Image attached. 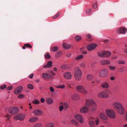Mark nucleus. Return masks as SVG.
Masks as SVG:
<instances>
[{"label":"nucleus","mask_w":127,"mask_h":127,"mask_svg":"<svg viewBox=\"0 0 127 127\" xmlns=\"http://www.w3.org/2000/svg\"><path fill=\"white\" fill-rule=\"evenodd\" d=\"M113 106L114 109L120 114L122 115L124 113V109L120 103L117 102H115L113 103Z\"/></svg>","instance_id":"f257e3e1"},{"label":"nucleus","mask_w":127,"mask_h":127,"mask_svg":"<svg viewBox=\"0 0 127 127\" xmlns=\"http://www.w3.org/2000/svg\"><path fill=\"white\" fill-rule=\"evenodd\" d=\"M86 105L88 107H90V110L92 111H95L97 108L96 103L92 99H89L87 100Z\"/></svg>","instance_id":"f03ea898"},{"label":"nucleus","mask_w":127,"mask_h":127,"mask_svg":"<svg viewBox=\"0 0 127 127\" xmlns=\"http://www.w3.org/2000/svg\"><path fill=\"white\" fill-rule=\"evenodd\" d=\"M82 72L81 70L78 68H76L74 73L75 78L77 81L80 80L82 76Z\"/></svg>","instance_id":"7ed1b4c3"},{"label":"nucleus","mask_w":127,"mask_h":127,"mask_svg":"<svg viewBox=\"0 0 127 127\" xmlns=\"http://www.w3.org/2000/svg\"><path fill=\"white\" fill-rule=\"evenodd\" d=\"M97 55L98 56L101 58H108L111 55V53L108 51H103L98 53Z\"/></svg>","instance_id":"20e7f679"},{"label":"nucleus","mask_w":127,"mask_h":127,"mask_svg":"<svg viewBox=\"0 0 127 127\" xmlns=\"http://www.w3.org/2000/svg\"><path fill=\"white\" fill-rule=\"evenodd\" d=\"M106 113L108 116L111 118H115L116 117L115 113L112 110H107Z\"/></svg>","instance_id":"39448f33"},{"label":"nucleus","mask_w":127,"mask_h":127,"mask_svg":"<svg viewBox=\"0 0 127 127\" xmlns=\"http://www.w3.org/2000/svg\"><path fill=\"white\" fill-rule=\"evenodd\" d=\"M76 89L78 92L83 94H86L87 93V90L81 86H77Z\"/></svg>","instance_id":"423d86ee"},{"label":"nucleus","mask_w":127,"mask_h":127,"mask_svg":"<svg viewBox=\"0 0 127 127\" xmlns=\"http://www.w3.org/2000/svg\"><path fill=\"white\" fill-rule=\"evenodd\" d=\"M108 74V69L105 68L102 70L100 72L99 76L101 77H106Z\"/></svg>","instance_id":"0eeeda50"},{"label":"nucleus","mask_w":127,"mask_h":127,"mask_svg":"<svg viewBox=\"0 0 127 127\" xmlns=\"http://www.w3.org/2000/svg\"><path fill=\"white\" fill-rule=\"evenodd\" d=\"M19 109L16 107H14L10 108L8 110L9 113L11 114H14L17 113L18 112Z\"/></svg>","instance_id":"6e6552de"},{"label":"nucleus","mask_w":127,"mask_h":127,"mask_svg":"<svg viewBox=\"0 0 127 127\" xmlns=\"http://www.w3.org/2000/svg\"><path fill=\"white\" fill-rule=\"evenodd\" d=\"M25 116V114H20L15 116L14 117V118L16 120H19L20 121H21L23 120L24 119Z\"/></svg>","instance_id":"1a4fd4ad"},{"label":"nucleus","mask_w":127,"mask_h":127,"mask_svg":"<svg viewBox=\"0 0 127 127\" xmlns=\"http://www.w3.org/2000/svg\"><path fill=\"white\" fill-rule=\"evenodd\" d=\"M23 89V87L22 86H20L15 88L14 92V94L16 95H18L20 93Z\"/></svg>","instance_id":"9d476101"},{"label":"nucleus","mask_w":127,"mask_h":127,"mask_svg":"<svg viewBox=\"0 0 127 127\" xmlns=\"http://www.w3.org/2000/svg\"><path fill=\"white\" fill-rule=\"evenodd\" d=\"M75 118L81 123H84L83 118L81 115L77 114L75 116Z\"/></svg>","instance_id":"9b49d317"},{"label":"nucleus","mask_w":127,"mask_h":127,"mask_svg":"<svg viewBox=\"0 0 127 127\" xmlns=\"http://www.w3.org/2000/svg\"><path fill=\"white\" fill-rule=\"evenodd\" d=\"M32 113L35 115L38 116L42 115L43 112L41 110L36 109L33 110Z\"/></svg>","instance_id":"f8f14e48"},{"label":"nucleus","mask_w":127,"mask_h":127,"mask_svg":"<svg viewBox=\"0 0 127 127\" xmlns=\"http://www.w3.org/2000/svg\"><path fill=\"white\" fill-rule=\"evenodd\" d=\"M87 107L88 106H86L85 105V106L81 108L80 110V112L84 113H87L89 111L88 108Z\"/></svg>","instance_id":"ddd939ff"},{"label":"nucleus","mask_w":127,"mask_h":127,"mask_svg":"<svg viewBox=\"0 0 127 127\" xmlns=\"http://www.w3.org/2000/svg\"><path fill=\"white\" fill-rule=\"evenodd\" d=\"M97 46V45L96 44L93 43L88 46L87 49L89 51H91L95 49Z\"/></svg>","instance_id":"4468645a"},{"label":"nucleus","mask_w":127,"mask_h":127,"mask_svg":"<svg viewBox=\"0 0 127 127\" xmlns=\"http://www.w3.org/2000/svg\"><path fill=\"white\" fill-rule=\"evenodd\" d=\"M127 30L126 28H121L117 31V32L121 34H125L127 32Z\"/></svg>","instance_id":"2eb2a0df"},{"label":"nucleus","mask_w":127,"mask_h":127,"mask_svg":"<svg viewBox=\"0 0 127 127\" xmlns=\"http://www.w3.org/2000/svg\"><path fill=\"white\" fill-rule=\"evenodd\" d=\"M64 77L66 79H69L71 78V75L69 72H66L64 74Z\"/></svg>","instance_id":"dca6fc26"},{"label":"nucleus","mask_w":127,"mask_h":127,"mask_svg":"<svg viewBox=\"0 0 127 127\" xmlns=\"http://www.w3.org/2000/svg\"><path fill=\"white\" fill-rule=\"evenodd\" d=\"M52 76L50 74L46 73L42 74V77L44 79H47L51 77Z\"/></svg>","instance_id":"f3484780"},{"label":"nucleus","mask_w":127,"mask_h":127,"mask_svg":"<svg viewBox=\"0 0 127 127\" xmlns=\"http://www.w3.org/2000/svg\"><path fill=\"white\" fill-rule=\"evenodd\" d=\"M100 63L102 65L109 64H110V61L108 60H104L100 61Z\"/></svg>","instance_id":"a211bd4d"},{"label":"nucleus","mask_w":127,"mask_h":127,"mask_svg":"<svg viewBox=\"0 0 127 127\" xmlns=\"http://www.w3.org/2000/svg\"><path fill=\"white\" fill-rule=\"evenodd\" d=\"M47 103L48 104H51L53 103V99L51 97L47 98H46Z\"/></svg>","instance_id":"6ab92c4d"},{"label":"nucleus","mask_w":127,"mask_h":127,"mask_svg":"<svg viewBox=\"0 0 127 127\" xmlns=\"http://www.w3.org/2000/svg\"><path fill=\"white\" fill-rule=\"evenodd\" d=\"M38 119V118L37 117H33L30 118L29 121L30 122L33 123L37 121Z\"/></svg>","instance_id":"aec40b11"},{"label":"nucleus","mask_w":127,"mask_h":127,"mask_svg":"<svg viewBox=\"0 0 127 127\" xmlns=\"http://www.w3.org/2000/svg\"><path fill=\"white\" fill-rule=\"evenodd\" d=\"M52 62L51 61H49L48 62L47 64L44 65L43 67L44 68H49L52 66Z\"/></svg>","instance_id":"412c9836"},{"label":"nucleus","mask_w":127,"mask_h":127,"mask_svg":"<svg viewBox=\"0 0 127 127\" xmlns=\"http://www.w3.org/2000/svg\"><path fill=\"white\" fill-rule=\"evenodd\" d=\"M99 116L103 120H106L107 119V118L106 114L103 113H101Z\"/></svg>","instance_id":"4be33fe9"},{"label":"nucleus","mask_w":127,"mask_h":127,"mask_svg":"<svg viewBox=\"0 0 127 127\" xmlns=\"http://www.w3.org/2000/svg\"><path fill=\"white\" fill-rule=\"evenodd\" d=\"M79 95L77 94H74L72 95L71 97V99L74 100H77L79 99Z\"/></svg>","instance_id":"5701e85b"},{"label":"nucleus","mask_w":127,"mask_h":127,"mask_svg":"<svg viewBox=\"0 0 127 127\" xmlns=\"http://www.w3.org/2000/svg\"><path fill=\"white\" fill-rule=\"evenodd\" d=\"M102 88H107L109 87V85L107 83L105 82L102 83L101 85Z\"/></svg>","instance_id":"b1692460"},{"label":"nucleus","mask_w":127,"mask_h":127,"mask_svg":"<svg viewBox=\"0 0 127 127\" xmlns=\"http://www.w3.org/2000/svg\"><path fill=\"white\" fill-rule=\"evenodd\" d=\"M94 78L93 75L91 74H88L87 76V79L89 80H92Z\"/></svg>","instance_id":"393cba45"},{"label":"nucleus","mask_w":127,"mask_h":127,"mask_svg":"<svg viewBox=\"0 0 127 127\" xmlns=\"http://www.w3.org/2000/svg\"><path fill=\"white\" fill-rule=\"evenodd\" d=\"M63 47L64 48L68 49H69L71 46L70 45H68L66 43H64L63 44Z\"/></svg>","instance_id":"a878e982"},{"label":"nucleus","mask_w":127,"mask_h":127,"mask_svg":"<svg viewBox=\"0 0 127 127\" xmlns=\"http://www.w3.org/2000/svg\"><path fill=\"white\" fill-rule=\"evenodd\" d=\"M62 54V52L61 51H60L57 52L55 54V57L57 58L60 56Z\"/></svg>","instance_id":"bb28decb"},{"label":"nucleus","mask_w":127,"mask_h":127,"mask_svg":"<svg viewBox=\"0 0 127 127\" xmlns=\"http://www.w3.org/2000/svg\"><path fill=\"white\" fill-rule=\"evenodd\" d=\"M54 123H50L47 124L45 127H54Z\"/></svg>","instance_id":"cd10ccee"},{"label":"nucleus","mask_w":127,"mask_h":127,"mask_svg":"<svg viewBox=\"0 0 127 127\" xmlns=\"http://www.w3.org/2000/svg\"><path fill=\"white\" fill-rule=\"evenodd\" d=\"M50 49L53 51L56 52L58 50V48L57 46H54L51 47Z\"/></svg>","instance_id":"c85d7f7f"},{"label":"nucleus","mask_w":127,"mask_h":127,"mask_svg":"<svg viewBox=\"0 0 127 127\" xmlns=\"http://www.w3.org/2000/svg\"><path fill=\"white\" fill-rule=\"evenodd\" d=\"M62 104V106H63V107L65 110H66L67 108L68 107V105L66 103H63L62 102L61 103V104Z\"/></svg>","instance_id":"c756f323"},{"label":"nucleus","mask_w":127,"mask_h":127,"mask_svg":"<svg viewBox=\"0 0 127 127\" xmlns=\"http://www.w3.org/2000/svg\"><path fill=\"white\" fill-rule=\"evenodd\" d=\"M83 57V55H80L76 57L75 59L76 60H80L82 59Z\"/></svg>","instance_id":"7c9ffc66"},{"label":"nucleus","mask_w":127,"mask_h":127,"mask_svg":"<svg viewBox=\"0 0 127 127\" xmlns=\"http://www.w3.org/2000/svg\"><path fill=\"white\" fill-rule=\"evenodd\" d=\"M89 125L91 127H95L94 122L93 121L89 122Z\"/></svg>","instance_id":"2f4dec72"},{"label":"nucleus","mask_w":127,"mask_h":127,"mask_svg":"<svg viewBox=\"0 0 127 127\" xmlns=\"http://www.w3.org/2000/svg\"><path fill=\"white\" fill-rule=\"evenodd\" d=\"M77 41H79L81 40V37L79 35L76 36L75 38Z\"/></svg>","instance_id":"473e14b6"},{"label":"nucleus","mask_w":127,"mask_h":127,"mask_svg":"<svg viewBox=\"0 0 127 127\" xmlns=\"http://www.w3.org/2000/svg\"><path fill=\"white\" fill-rule=\"evenodd\" d=\"M103 98H107L109 96L108 94L106 92H103Z\"/></svg>","instance_id":"72a5a7b5"},{"label":"nucleus","mask_w":127,"mask_h":127,"mask_svg":"<svg viewBox=\"0 0 127 127\" xmlns=\"http://www.w3.org/2000/svg\"><path fill=\"white\" fill-rule=\"evenodd\" d=\"M27 87L31 90H32L33 89V85L31 84H29L27 85Z\"/></svg>","instance_id":"f704fd0d"},{"label":"nucleus","mask_w":127,"mask_h":127,"mask_svg":"<svg viewBox=\"0 0 127 127\" xmlns=\"http://www.w3.org/2000/svg\"><path fill=\"white\" fill-rule=\"evenodd\" d=\"M32 103L36 104H38L40 103V102L39 100L36 99L33 101Z\"/></svg>","instance_id":"c9c22d12"},{"label":"nucleus","mask_w":127,"mask_h":127,"mask_svg":"<svg viewBox=\"0 0 127 127\" xmlns=\"http://www.w3.org/2000/svg\"><path fill=\"white\" fill-rule=\"evenodd\" d=\"M42 124L40 123H38L36 124L34 126V127H41Z\"/></svg>","instance_id":"e433bc0d"},{"label":"nucleus","mask_w":127,"mask_h":127,"mask_svg":"<svg viewBox=\"0 0 127 127\" xmlns=\"http://www.w3.org/2000/svg\"><path fill=\"white\" fill-rule=\"evenodd\" d=\"M24 95L22 94H20L18 96V98H24Z\"/></svg>","instance_id":"4c0bfd02"},{"label":"nucleus","mask_w":127,"mask_h":127,"mask_svg":"<svg viewBox=\"0 0 127 127\" xmlns=\"http://www.w3.org/2000/svg\"><path fill=\"white\" fill-rule=\"evenodd\" d=\"M98 96L100 98H103V92H102L98 94Z\"/></svg>","instance_id":"58836bf2"},{"label":"nucleus","mask_w":127,"mask_h":127,"mask_svg":"<svg viewBox=\"0 0 127 127\" xmlns=\"http://www.w3.org/2000/svg\"><path fill=\"white\" fill-rule=\"evenodd\" d=\"M71 122L75 124V125H77L78 124V123L75 120H71Z\"/></svg>","instance_id":"ea45409f"},{"label":"nucleus","mask_w":127,"mask_h":127,"mask_svg":"<svg viewBox=\"0 0 127 127\" xmlns=\"http://www.w3.org/2000/svg\"><path fill=\"white\" fill-rule=\"evenodd\" d=\"M24 45L27 47L30 48H32V46L29 43L25 44H24Z\"/></svg>","instance_id":"a19ab883"},{"label":"nucleus","mask_w":127,"mask_h":127,"mask_svg":"<svg viewBox=\"0 0 127 127\" xmlns=\"http://www.w3.org/2000/svg\"><path fill=\"white\" fill-rule=\"evenodd\" d=\"M45 57L47 59H49L50 58V56L48 53L45 54Z\"/></svg>","instance_id":"79ce46f5"},{"label":"nucleus","mask_w":127,"mask_h":127,"mask_svg":"<svg viewBox=\"0 0 127 127\" xmlns=\"http://www.w3.org/2000/svg\"><path fill=\"white\" fill-rule=\"evenodd\" d=\"M109 68L111 70H114L116 68V67L115 66H109Z\"/></svg>","instance_id":"37998d69"},{"label":"nucleus","mask_w":127,"mask_h":127,"mask_svg":"<svg viewBox=\"0 0 127 127\" xmlns=\"http://www.w3.org/2000/svg\"><path fill=\"white\" fill-rule=\"evenodd\" d=\"M6 87V85H5L4 84L0 86V88L1 90H3Z\"/></svg>","instance_id":"c03bdc74"},{"label":"nucleus","mask_w":127,"mask_h":127,"mask_svg":"<svg viewBox=\"0 0 127 127\" xmlns=\"http://www.w3.org/2000/svg\"><path fill=\"white\" fill-rule=\"evenodd\" d=\"M125 48L124 49V52L125 53H127V44L125 45Z\"/></svg>","instance_id":"a18cd8bd"},{"label":"nucleus","mask_w":127,"mask_h":127,"mask_svg":"<svg viewBox=\"0 0 127 127\" xmlns=\"http://www.w3.org/2000/svg\"><path fill=\"white\" fill-rule=\"evenodd\" d=\"M92 12V10L91 9H88L86 11V12L87 14H90Z\"/></svg>","instance_id":"49530a36"},{"label":"nucleus","mask_w":127,"mask_h":127,"mask_svg":"<svg viewBox=\"0 0 127 127\" xmlns=\"http://www.w3.org/2000/svg\"><path fill=\"white\" fill-rule=\"evenodd\" d=\"M65 85H60L57 87L58 88H60L61 89H63L65 87Z\"/></svg>","instance_id":"de8ad7c7"},{"label":"nucleus","mask_w":127,"mask_h":127,"mask_svg":"<svg viewBox=\"0 0 127 127\" xmlns=\"http://www.w3.org/2000/svg\"><path fill=\"white\" fill-rule=\"evenodd\" d=\"M60 15V14L59 13H58L55 16H53V18L54 19L56 18L59 16Z\"/></svg>","instance_id":"09e8293b"},{"label":"nucleus","mask_w":127,"mask_h":127,"mask_svg":"<svg viewBox=\"0 0 127 127\" xmlns=\"http://www.w3.org/2000/svg\"><path fill=\"white\" fill-rule=\"evenodd\" d=\"M59 110L60 112H61L64 109L63 106L62 105L60 106L59 107Z\"/></svg>","instance_id":"8fccbe9b"},{"label":"nucleus","mask_w":127,"mask_h":127,"mask_svg":"<svg viewBox=\"0 0 127 127\" xmlns=\"http://www.w3.org/2000/svg\"><path fill=\"white\" fill-rule=\"evenodd\" d=\"M124 68L123 67H122L120 68L119 69L120 72H123L124 70Z\"/></svg>","instance_id":"3c124183"},{"label":"nucleus","mask_w":127,"mask_h":127,"mask_svg":"<svg viewBox=\"0 0 127 127\" xmlns=\"http://www.w3.org/2000/svg\"><path fill=\"white\" fill-rule=\"evenodd\" d=\"M118 63L119 64H125V63L124 61H120L118 62Z\"/></svg>","instance_id":"603ef678"},{"label":"nucleus","mask_w":127,"mask_h":127,"mask_svg":"<svg viewBox=\"0 0 127 127\" xmlns=\"http://www.w3.org/2000/svg\"><path fill=\"white\" fill-rule=\"evenodd\" d=\"M49 89L51 92L53 93L54 91V88L52 87H50L49 88Z\"/></svg>","instance_id":"864d4df0"},{"label":"nucleus","mask_w":127,"mask_h":127,"mask_svg":"<svg viewBox=\"0 0 127 127\" xmlns=\"http://www.w3.org/2000/svg\"><path fill=\"white\" fill-rule=\"evenodd\" d=\"M93 7L94 8L96 9L97 7V3L95 2L94 4L93 5Z\"/></svg>","instance_id":"5fc2aeb1"},{"label":"nucleus","mask_w":127,"mask_h":127,"mask_svg":"<svg viewBox=\"0 0 127 127\" xmlns=\"http://www.w3.org/2000/svg\"><path fill=\"white\" fill-rule=\"evenodd\" d=\"M99 120L98 119H97L95 120V124L96 125H97L99 123Z\"/></svg>","instance_id":"6e6d98bb"},{"label":"nucleus","mask_w":127,"mask_h":127,"mask_svg":"<svg viewBox=\"0 0 127 127\" xmlns=\"http://www.w3.org/2000/svg\"><path fill=\"white\" fill-rule=\"evenodd\" d=\"M5 117H6L8 118V120H9L11 116V115H9V114H7L5 116Z\"/></svg>","instance_id":"4d7b16f0"},{"label":"nucleus","mask_w":127,"mask_h":127,"mask_svg":"<svg viewBox=\"0 0 127 127\" xmlns=\"http://www.w3.org/2000/svg\"><path fill=\"white\" fill-rule=\"evenodd\" d=\"M49 72L50 73L52 74L53 76H55V74L52 71H50Z\"/></svg>","instance_id":"13d9d810"},{"label":"nucleus","mask_w":127,"mask_h":127,"mask_svg":"<svg viewBox=\"0 0 127 127\" xmlns=\"http://www.w3.org/2000/svg\"><path fill=\"white\" fill-rule=\"evenodd\" d=\"M12 86H10L9 87L7 88V89L8 90H10L12 89Z\"/></svg>","instance_id":"bf43d9fd"},{"label":"nucleus","mask_w":127,"mask_h":127,"mask_svg":"<svg viewBox=\"0 0 127 127\" xmlns=\"http://www.w3.org/2000/svg\"><path fill=\"white\" fill-rule=\"evenodd\" d=\"M40 101L42 103H44L45 101V100L44 98H41L40 99Z\"/></svg>","instance_id":"052dcab7"},{"label":"nucleus","mask_w":127,"mask_h":127,"mask_svg":"<svg viewBox=\"0 0 127 127\" xmlns=\"http://www.w3.org/2000/svg\"><path fill=\"white\" fill-rule=\"evenodd\" d=\"M117 57L115 56H113L111 58V59L113 60L114 59H117Z\"/></svg>","instance_id":"680f3d73"},{"label":"nucleus","mask_w":127,"mask_h":127,"mask_svg":"<svg viewBox=\"0 0 127 127\" xmlns=\"http://www.w3.org/2000/svg\"><path fill=\"white\" fill-rule=\"evenodd\" d=\"M62 69H66V65H64L61 66Z\"/></svg>","instance_id":"e2e57ef3"},{"label":"nucleus","mask_w":127,"mask_h":127,"mask_svg":"<svg viewBox=\"0 0 127 127\" xmlns=\"http://www.w3.org/2000/svg\"><path fill=\"white\" fill-rule=\"evenodd\" d=\"M80 66L82 67H85V64L84 63H81L80 64Z\"/></svg>","instance_id":"0e129e2a"},{"label":"nucleus","mask_w":127,"mask_h":127,"mask_svg":"<svg viewBox=\"0 0 127 127\" xmlns=\"http://www.w3.org/2000/svg\"><path fill=\"white\" fill-rule=\"evenodd\" d=\"M86 36L88 38H91V37H92L91 35L89 34H87Z\"/></svg>","instance_id":"69168bd1"},{"label":"nucleus","mask_w":127,"mask_h":127,"mask_svg":"<svg viewBox=\"0 0 127 127\" xmlns=\"http://www.w3.org/2000/svg\"><path fill=\"white\" fill-rule=\"evenodd\" d=\"M33 76V73H32L31 74H30L29 76V78H32Z\"/></svg>","instance_id":"338daca9"},{"label":"nucleus","mask_w":127,"mask_h":127,"mask_svg":"<svg viewBox=\"0 0 127 127\" xmlns=\"http://www.w3.org/2000/svg\"><path fill=\"white\" fill-rule=\"evenodd\" d=\"M110 79L112 80H113L115 79V77L113 76H112L110 77Z\"/></svg>","instance_id":"774afa93"}]
</instances>
